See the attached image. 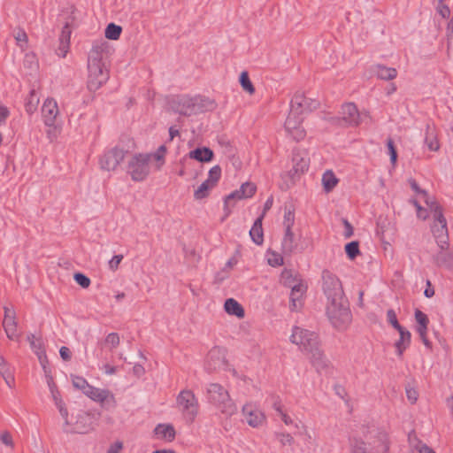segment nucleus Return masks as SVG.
I'll return each instance as SVG.
<instances>
[{
  "mask_svg": "<svg viewBox=\"0 0 453 453\" xmlns=\"http://www.w3.org/2000/svg\"><path fill=\"white\" fill-rule=\"evenodd\" d=\"M108 53L107 42L96 41L88 57L87 87L89 91L98 90L109 79V71L105 65Z\"/></svg>",
  "mask_w": 453,
  "mask_h": 453,
  "instance_id": "obj_1",
  "label": "nucleus"
},
{
  "mask_svg": "<svg viewBox=\"0 0 453 453\" xmlns=\"http://www.w3.org/2000/svg\"><path fill=\"white\" fill-rule=\"evenodd\" d=\"M290 341L307 355L311 363L317 370L326 365V358L320 348L319 336L315 332L295 326L292 330Z\"/></svg>",
  "mask_w": 453,
  "mask_h": 453,
  "instance_id": "obj_2",
  "label": "nucleus"
},
{
  "mask_svg": "<svg viewBox=\"0 0 453 453\" xmlns=\"http://www.w3.org/2000/svg\"><path fill=\"white\" fill-rule=\"evenodd\" d=\"M390 440L388 434L380 428L363 431V436L349 439L351 453H388Z\"/></svg>",
  "mask_w": 453,
  "mask_h": 453,
  "instance_id": "obj_3",
  "label": "nucleus"
},
{
  "mask_svg": "<svg viewBox=\"0 0 453 453\" xmlns=\"http://www.w3.org/2000/svg\"><path fill=\"white\" fill-rule=\"evenodd\" d=\"M326 315L334 327L343 330L352 320L349 303L345 295L326 299Z\"/></svg>",
  "mask_w": 453,
  "mask_h": 453,
  "instance_id": "obj_4",
  "label": "nucleus"
},
{
  "mask_svg": "<svg viewBox=\"0 0 453 453\" xmlns=\"http://www.w3.org/2000/svg\"><path fill=\"white\" fill-rule=\"evenodd\" d=\"M208 402L215 406L222 415L231 418L237 412V406L229 391L219 383H210L206 388Z\"/></svg>",
  "mask_w": 453,
  "mask_h": 453,
  "instance_id": "obj_5",
  "label": "nucleus"
},
{
  "mask_svg": "<svg viewBox=\"0 0 453 453\" xmlns=\"http://www.w3.org/2000/svg\"><path fill=\"white\" fill-rule=\"evenodd\" d=\"M170 104L174 111L185 116L211 110L215 107V103L208 98L189 96H178L172 99Z\"/></svg>",
  "mask_w": 453,
  "mask_h": 453,
  "instance_id": "obj_6",
  "label": "nucleus"
},
{
  "mask_svg": "<svg viewBox=\"0 0 453 453\" xmlns=\"http://www.w3.org/2000/svg\"><path fill=\"white\" fill-rule=\"evenodd\" d=\"M176 405L183 418L188 423H193L199 412L198 400L192 390L184 389L176 398Z\"/></svg>",
  "mask_w": 453,
  "mask_h": 453,
  "instance_id": "obj_7",
  "label": "nucleus"
},
{
  "mask_svg": "<svg viewBox=\"0 0 453 453\" xmlns=\"http://www.w3.org/2000/svg\"><path fill=\"white\" fill-rule=\"evenodd\" d=\"M151 155L135 154L127 163V173L134 181L144 180L150 173Z\"/></svg>",
  "mask_w": 453,
  "mask_h": 453,
  "instance_id": "obj_8",
  "label": "nucleus"
},
{
  "mask_svg": "<svg viewBox=\"0 0 453 453\" xmlns=\"http://www.w3.org/2000/svg\"><path fill=\"white\" fill-rule=\"evenodd\" d=\"M329 121L337 127H353L361 123V115L354 103H345L342 105L340 116L332 117Z\"/></svg>",
  "mask_w": 453,
  "mask_h": 453,
  "instance_id": "obj_9",
  "label": "nucleus"
},
{
  "mask_svg": "<svg viewBox=\"0 0 453 453\" xmlns=\"http://www.w3.org/2000/svg\"><path fill=\"white\" fill-rule=\"evenodd\" d=\"M321 289L326 299L345 295L340 278L327 269L321 273Z\"/></svg>",
  "mask_w": 453,
  "mask_h": 453,
  "instance_id": "obj_10",
  "label": "nucleus"
},
{
  "mask_svg": "<svg viewBox=\"0 0 453 453\" xmlns=\"http://www.w3.org/2000/svg\"><path fill=\"white\" fill-rule=\"evenodd\" d=\"M304 117L288 112L284 123V130L288 137L296 142L302 141L306 136V130L303 127Z\"/></svg>",
  "mask_w": 453,
  "mask_h": 453,
  "instance_id": "obj_11",
  "label": "nucleus"
},
{
  "mask_svg": "<svg viewBox=\"0 0 453 453\" xmlns=\"http://www.w3.org/2000/svg\"><path fill=\"white\" fill-rule=\"evenodd\" d=\"M433 224L431 230L434 237L436 240L437 245H449V234L447 228V221L444 218L441 207H435V213L433 215Z\"/></svg>",
  "mask_w": 453,
  "mask_h": 453,
  "instance_id": "obj_12",
  "label": "nucleus"
},
{
  "mask_svg": "<svg viewBox=\"0 0 453 453\" xmlns=\"http://www.w3.org/2000/svg\"><path fill=\"white\" fill-rule=\"evenodd\" d=\"M319 105V101L308 97L302 92H296L290 102V112L303 116L316 110Z\"/></svg>",
  "mask_w": 453,
  "mask_h": 453,
  "instance_id": "obj_13",
  "label": "nucleus"
},
{
  "mask_svg": "<svg viewBox=\"0 0 453 453\" xmlns=\"http://www.w3.org/2000/svg\"><path fill=\"white\" fill-rule=\"evenodd\" d=\"M292 163V169L284 176L288 179V186L293 185L299 176L308 170L310 159L306 153L297 151L293 154Z\"/></svg>",
  "mask_w": 453,
  "mask_h": 453,
  "instance_id": "obj_14",
  "label": "nucleus"
},
{
  "mask_svg": "<svg viewBox=\"0 0 453 453\" xmlns=\"http://www.w3.org/2000/svg\"><path fill=\"white\" fill-rule=\"evenodd\" d=\"M96 426V418L92 413L80 411L70 425L68 433L87 434Z\"/></svg>",
  "mask_w": 453,
  "mask_h": 453,
  "instance_id": "obj_15",
  "label": "nucleus"
},
{
  "mask_svg": "<svg viewBox=\"0 0 453 453\" xmlns=\"http://www.w3.org/2000/svg\"><path fill=\"white\" fill-rule=\"evenodd\" d=\"M88 397L92 401L98 403L104 409L115 408L117 400L114 394L106 388H99L93 386Z\"/></svg>",
  "mask_w": 453,
  "mask_h": 453,
  "instance_id": "obj_16",
  "label": "nucleus"
},
{
  "mask_svg": "<svg viewBox=\"0 0 453 453\" xmlns=\"http://www.w3.org/2000/svg\"><path fill=\"white\" fill-rule=\"evenodd\" d=\"M226 353L225 348L219 346L211 348L205 358V368L210 372L223 368L226 364Z\"/></svg>",
  "mask_w": 453,
  "mask_h": 453,
  "instance_id": "obj_17",
  "label": "nucleus"
},
{
  "mask_svg": "<svg viewBox=\"0 0 453 453\" xmlns=\"http://www.w3.org/2000/svg\"><path fill=\"white\" fill-rule=\"evenodd\" d=\"M126 151L118 147L112 148L104 154L100 159V165L103 170L114 171L123 161Z\"/></svg>",
  "mask_w": 453,
  "mask_h": 453,
  "instance_id": "obj_18",
  "label": "nucleus"
},
{
  "mask_svg": "<svg viewBox=\"0 0 453 453\" xmlns=\"http://www.w3.org/2000/svg\"><path fill=\"white\" fill-rule=\"evenodd\" d=\"M59 115V109L54 98L48 97L42 106V117L47 127H54Z\"/></svg>",
  "mask_w": 453,
  "mask_h": 453,
  "instance_id": "obj_19",
  "label": "nucleus"
},
{
  "mask_svg": "<svg viewBox=\"0 0 453 453\" xmlns=\"http://www.w3.org/2000/svg\"><path fill=\"white\" fill-rule=\"evenodd\" d=\"M4 317L3 320V327L6 334V336L12 341L19 339V334H18V323L16 321V313L12 308L5 306Z\"/></svg>",
  "mask_w": 453,
  "mask_h": 453,
  "instance_id": "obj_20",
  "label": "nucleus"
},
{
  "mask_svg": "<svg viewBox=\"0 0 453 453\" xmlns=\"http://www.w3.org/2000/svg\"><path fill=\"white\" fill-rule=\"evenodd\" d=\"M247 424L252 427L261 426L265 422V415L251 404H245L242 410Z\"/></svg>",
  "mask_w": 453,
  "mask_h": 453,
  "instance_id": "obj_21",
  "label": "nucleus"
},
{
  "mask_svg": "<svg viewBox=\"0 0 453 453\" xmlns=\"http://www.w3.org/2000/svg\"><path fill=\"white\" fill-rule=\"evenodd\" d=\"M286 286L291 288L290 294V309L297 311L301 307V298L305 293L307 287L305 284L299 280L297 283L292 285L290 282L286 281Z\"/></svg>",
  "mask_w": 453,
  "mask_h": 453,
  "instance_id": "obj_22",
  "label": "nucleus"
},
{
  "mask_svg": "<svg viewBox=\"0 0 453 453\" xmlns=\"http://www.w3.org/2000/svg\"><path fill=\"white\" fill-rule=\"evenodd\" d=\"M415 319L417 321V327L416 331L419 334L420 339L422 340L423 343L429 347L430 342L428 341L426 337L427 333V325H428V318L427 316L421 311L416 310L415 311Z\"/></svg>",
  "mask_w": 453,
  "mask_h": 453,
  "instance_id": "obj_23",
  "label": "nucleus"
},
{
  "mask_svg": "<svg viewBox=\"0 0 453 453\" xmlns=\"http://www.w3.org/2000/svg\"><path fill=\"white\" fill-rule=\"evenodd\" d=\"M439 251L435 256H434V262L438 266H445L448 268H453V253L449 250V245H445L442 247L441 245H438Z\"/></svg>",
  "mask_w": 453,
  "mask_h": 453,
  "instance_id": "obj_24",
  "label": "nucleus"
},
{
  "mask_svg": "<svg viewBox=\"0 0 453 453\" xmlns=\"http://www.w3.org/2000/svg\"><path fill=\"white\" fill-rule=\"evenodd\" d=\"M71 34L72 30L69 25L65 24L59 35V45L57 50V54L61 58H65L69 50Z\"/></svg>",
  "mask_w": 453,
  "mask_h": 453,
  "instance_id": "obj_25",
  "label": "nucleus"
},
{
  "mask_svg": "<svg viewBox=\"0 0 453 453\" xmlns=\"http://www.w3.org/2000/svg\"><path fill=\"white\" fill-rule=\"evenodd\" d=\"M298 249V245L295 239L292 230H285L284 236L281 241V251L284 255L290 256Z\"/></svg>",
  "mask_w": 453,
  "mask_h": 453,
  "instance_id": "obj_26",
  "label": "nucleus"
},
{
  "mask_svg": "<svg viewBox=\"0 0 453 453\" xmlns=\"http://www.w3.org/2000/svg\"><path fill=\"white\" fill-rule=\"evenodd\" d=\"M154 434L157 439L169 442L173 441L176 435L175 429L171 424H158L154 429Z\"/></svg>",
  "mask_w": 453,
  "mask_h": 453,
  "instance_id": "obj_27",
  "label": "nucleus"
},
{
  "mask_svg": "<svg viewBox=\"0 0 453 453\" xmlns=\"http://www.w3.org/2000/svg\"><path fill=\"white\" fill-rule=\"evenodd\" d=\"M397 331L399 332L400 338L395 342V348L397 355L402 357L403 351L410 346L411 335V333L403 327Z\"/></svg>",
  "mask_w": 453,
  "mask_h": 453,
  "instance_id": "obj_28",
  "label": "nucleus"
},
{
  "mask_svg": "<svg viewBox=\"0 0 453 453\" xmlns=\"http://www.w3.org/2000/svg\"><path fill=\"white\" fill-rule=\"evenodd\" d=\"M425 143L431 151H438L440 149V143L435 128L431 125H426Z\"/></svg>",
  "mask_w": 453,
  "mask_h": 453,
  "instance_id": "obj_29",
  "label": "nucleus"
},
{
  "mask_svg": "<svg viewBox=\"0 0 453 453\" xmlns=\"http://www.w3.org/2000/svg\"><path fill=\"white\" fill-rule=\"evenodd\" d=\"M188 156L189 158L199 162H210L213 158V151L207 147L197 148L189 151Z\"/></svg>",
  "mask_w": 453,
  "mask_h": 453,
  "instance_id": "obj_30",
  "label": "nucleus"
},
{
  "mask_svg": "<svg viewBox=\"0 0 453 453\" xmlns=\"http://www.w3.org/2000/svg\"><path fill=\"white\" fill-rule=\"evenodd\" d=\"M224 309L229 315L242 319L245 315L242 306L234 298H228L224 303Z\"/></svg>",
  "mask_w": 453,
  "mask_h": 453,
  "instance_id": "obj_31",
  "label": "nucleus"
},
{
  "mask_svg": "<svg viewBox=\"0 0 453 453\" xmlns=\"http://www.w3.org/2000/svg\"><path fill=\"white\" fill-rule=\"evenodd\" d=\"M250 235L256 244L260 245L263 243L264 235L262 228V217H259L255 220L253 226L250 231Z\"/></svg>",
  "mask_w": 453,
  "mask_h": 453,
  "instance_id": "obj_32",
  "label": "nucleus"
},
{
  "mask_svg": "<svg viewBox=\"0 0 453 453\" xmlns=\"http://www.w3.org/2000/svg\"><path fill=\"white\" fill-rule=\"evenodd\" d=\"M375 73L379 79L384 81H391L397 76V71L395 68L387 67L382 65L376 66Z\"/></svg>",
  "mask_w": 453,
  "mask_h": 453,
  "instance_id": "obj_33",
  "label": "nucleus"
},
{
  "mask_svg": "<svg viewBox=\"0 0 453 453\" xmlns=\"http://www.w3.org/2000/svg\"><path fill=\"white\" fill-rule=\"evenodd\" d=\"M0 374L4 378L5 383L10 388L14 386V376L10 372L7 363L4 358L0 355Z\"/></svg>",
  "mask_w": 453,
  "mask_h": 453,
  "instance_id": "obj_34",
  "label": "nucleus"
},
{
  "mask_svg": "<svg viewBox=\"0 0 453 453\" xmlns=\"http://www.w3.org/2000/svg\"><path fill=\"white\" fill-rule=\"evenodd\" d=\"M39 104V97L35 89H32L29 93L28 97L27 98L25 109L27 114H34Z\"/></svg>",
  "mask_w": 453,
  "mask_h": 453,
  "instance_id": "obj_35",
  "label": "nucleus"
},
{
  "mask_svg": "<svg viewBox=\"0 0 453 453\" xmlns=\"http://www.w3.org/2000/svg\"><path fill=\"white\" fill-rule=\"evenodd\" d=\"M72 382L73 386L75 388L81 390L86 396H88V394H89L93 388L92 385H90L83 377L81 376H73Z\"/></svg>",
  "mask_w": 453,
  "mask_h": 453,
  "instance_id": "obj_36",
  "label": "nucleus"
},
{
  "mask_svg": "<svg viewBox=\"0 0 453 453\" xmlns=\"http://www.w3.org/2000/svg\"><path fill=\"white\" fill-rule=\"evenodd\" d=\"M338 179L332 171H326L322 176V184L326 192H330L337 185Z\"/></svg>",
  "mask_w": 453,
  "mask_h": 453,
  "instance_id": "obj_37",
  "label": "nucleus"
},
{
  "mask_svg": "<svg viewBox=\"0 0 453 453\" xmlns=\"http://www.w3.org/2000/svg\"><path fill=\"white\" fill-rule=\"evenodd\" d=\"M214 187L211 185L210 182H207L205 180L194 192V197L196 200L203 199L209 195V192Z\"/></svg>",
  "mask_w": 453,
  "mask_h": 453,
  "instance_id": "obj_38",
  "label": "nucleus"
},
{
  "mask_svg": "<svg viewBox=\"0 0 453 453\" xmlns=\"http://www.w3.org/2000/svg\"><path fill=\"white\" fill-rule=\"evenodd\" d=\"M121 31L122 28L120 26L111 23L105 28L104 35L107 39L117 40L119 38Z\"/></svg>",
  "mask_w": 453,
  "mask_h": 453,
  "instance_id": "obj_39",
  "label": "nucleus"
},
{
  "mask_svg": "<svg viewBox=\"0 0 453 453\" xmlns=\"http://www.w3.org/2000/svg\"><path fill=\"white\" fill-rule=\"evenodd\" d=\"M240 83L242 89L249 93L250 95H253L255 93V88L251 81L250 80L249 74L246 71L241 73Z\"/></svg>",
  "mask_w": 453,
  "mask_h": 453,
  "instance_id": "obj_40",
  "label": "nucleus"
},
{
  "mask_svg": "<svg viewBox=\"0 0 453 453\" xmlns=\"http://www.w3.org/2000/svg\"><path fill=\"white\" fill-rule=\"evenodd\" d=\"M221 176V168L219 165H215L209 171L208 178L206 179L207 182H210L211 185L215 187L219 180Z\"/></svg>",
  "mask_w": 453,
  "mask_h": 453,
  "instance_id": "obj_41",
  "label": "nucleus"
},
{
  "mask_svg": "<svg viewBox=\"0 0 453 453\" xmlns=\"http://www.w3.org/2000/svg\"><path fill=\"white\" fill-rule=\"evenodd\" d=\"M239 190L241 192V196L245 199L251 197L255 194L257 187L251 182H245L240 187Z\"/></svg>",
  "mask_w": 453,
  "mask_h": 453,
  "instance_id": "obj_42",
  "label": "nucleus"
},
{
  "mask_svg": "<svg viewBox=\"0 0 453 453\" xmlns=\"http://www.w3.org/2000/svg\"><path fill=\"white\" fill-rule=\"evenodd\" d=\"M57 408L58 409L59 413L64 419V430L66 433H68L69 428H70L69 426H70L74 417L72 416L71 418H68V411H67V409L65 408L64 403H61L60 405H58Z\"/></svg>",
  "mask_w": 453,
  "mask_h": 453,
  "instance_id": "obj_43",
  "label": "nucleus"
},
{
  "mask_svg": "<svg viewBox=\"0 0 453 453\" xmlns=\"http://www.w3.org/2000/svg\"><path fill=\"white\" fill-rule=\"evenodd\" d=\"M24 65L31 71H36L38 68V60L34 53H27L24 58Z\"/></svg>",
  "mask_w": 453,
  "mask_h": 453,
  "instance_id": "obj_44",
  "label": "nucleus"
},
{
  "mask_svg": "<svg viewBox=\"0 0 453 453\" xmlns=\"http://www.w3.org/2000/svg\"><path fill=\"white\" fill-rule=\"evenodd\" d=\"M120 343L119 335L117 333H110L104 339V344L111 350L116 349Z\"/></svg>",
  "mask_w": 453,
  "mask_h": 453,
  "instance_id": "obj_45",
  "label": "nucleus"
},
{
  "mask_svg": "<svg viewBox=\"0 0 453 453\" xmlns=\"http://www.w3.org/2000/svg\"><path fill=\"white\" fill-rule=\"evenodd\" d=\"M27 341L30 344V347L35 354L38 356L39 359H42V342L39 339H36L34 334L27 335Z\"/></svg>",
  "mask_w": 453,
  "mask_h": 453,
  "instance_id": "obj_46",
  "label": "nucleus"
},
{
  "mask_svg": "<svg viewBox=\"0 0 453 453\" xmlns=\"http://www.w3.org/2000/svg\"><path fill=\"white\" fill-rule=\"evenodd\" d=\"M267 262L272 266H280L283 265V257L275 251H269L267 255Z\"/></svg>",
  "mask_w": 453,
  "mask_h": 453,
  "instance_id": "obj_47",
  "label": "nucleus"
},
{
  "mask_svg": "<svg viewBox=\"0 0 453 453\" xmlns=\"http://www.w3.org/2000/svg\"><path fill=\"white\" fill-rule=\"evenodd\" d=\"M345 251L350 259H354L359 254L358 242H351L345 246Z\"/></svg>",
  "mask_w": 453,
  "mask_h": 453,
  "instance_id": "obj_48",
  "label": "nucleus"
},
{
  "mask_svg": "<svg viewBox=\"0 0 453 453\" xmlns=\"http://www.w3.org/2000/svg\"><path fill=\"white\" fill-rule=\"evenodd\" d=\"M165 152H166L165 146L161 145L155 153L150 154L151 159L153 158L156 161L159 162V164L157 165V169H160L162 165L164 164V157H165Z\"/></svg>",
  "mask_w": 453,
  "mask_h": 453,
  "instance_id": "obj_49",
  "label": "nucleus"
},
{
  "mask_svg": "<svg viewBox=\"0 0 453 453\" xmlns=\"http://www.w3.org/2000/svg\"><path fill=\"white\" fill-rule=\"evenodd\" d=\"M295 223V214L292 211L288 210L284 214L283 226L285 230H292Z\"/></svg>",
  "mask_w": 453,
  "mask_h": 453,
  "instance_id": "obj_50",
  "label": "nucleus"
},
{
  "mask_svg": "<svg viewBox=\"0 0 453 453\" xmlns=\"http://www.w3.org/2000/svg\"><path fill=\"white\" fill-rule=\"evenodd\" d=\"M73 279L76 281V283L79 284L83 288H87L90 286V279L81 273H74Z\"/></svg>",
  "mask_w": 453,
  "mask_h": 453,
  "instance_id": "obj_51",
  "label": "nucleus"
},
{
  "mask_svg": "<svg viewBox=\"0 0 453 453\" xmlns=\"http://www.w3.org/2000/svg\"><path fill=\"white\" fill-rule=\"evenodd\" d=\"M387 320L395 329L399 330L403 328V326L399 324L397 320V317L395 311L392 309H389L387 311Z\"/></svg>",
  "mask_w": 453,
  "mask_h": 453,
  "instance_id": "obj_52",
  "label": "nucleus"
},
{
  "mask_svg": "<svg viewBox=\"0 0 453 453\" xmlns=\"http://www.w3.org/2000/svg\"><path fill=\"white\" fill-rule=\"evenodd\" d=\"M14 38L17 41V43L19 44V46L22 50H24V45H26L27 43V40H28L27 33L22 29H19L16 32Z\"/></svg>",
  "mask_w": 453,
  "mask_h": 453,
  "instance_id": "obj_53",
  "label": "nucleus"
},
{
  "mask_svg": "<svg viewBox=\"0 0 453 453\" xmlns=\"http://www.w3.org/2000/svg\"><path fill=\"white\" fill-rule=\"evenodd\" d=\"M274 409L285 425L289 426L293 424V419L283 411L282 407L280 404H274Z\"/></svg>",
  "mask_w": 453,
  "mask_h": 453,
  "instance_id": "obj_54",
  "label": "nucleus"
},
{
  "mask_svg": "<svg viewBox=\"0 0 453 453\" xmlns=\"http://www.w3.org/2000/svg\"><path fill=\"white\" fill-rule=\"evenodd\" d=\"M405 392H406V396H407L408 401L411 404H414L418 398V391L414 388L406 387Z\"/></svg>",
  "mask_w": 453,
  "mask_h": 453,
  "instance_id": "obj_55",
  "label": "nucleus"
},
{
  "mask_svg": "<svg viewBox=\"0 0 453 453\" xmlns=\"http://www.w3.org/2000/svg\"><path fill=\"white\" fill-rule=\"evenodd\" d=\"M447 44L448 49L453 47V17L450 19L447 26Z\"/></svg>",
  "mask_w": 453,
  "mask_h": 453,
  "instance_id": "obj_56",
  "label": "nucleus"
},
{
  "mask_svg": "<svg viewBox=\"0 0 453 453\" xmlns=\"http://www.w3.org/2000/svg\"><path fill=\"white\" fill-rule=\"evenodd\" d=\"M277 438L282 446H291L294 442V438L289 434H277Z\"/></svg>",
  "mask_w": 453,
  "mask_h": 453,
  "instance_id": "obj_57",
  "label": "nucleus"
},
{
  "mask_svg": "<svg viewBox=\"0 0 453 453\" xmlns=\"http://www.w3.org/2000/svg\"><path fill=\"white\" fill-rule=\"evenodd\" d=\"M229 274L230 273L228 272V269L223 267L221 270L216 273L214 276V281L216 283H221L229 277Z\"/></svg>",
  "mask_w": 453,
  "mask_h": 453,
  "instance_id": "obj_58",
  "label": "nucleus"
},
{
  "mask_svg": "<svg viewBox=\"0 0 453 453\" xmlns=\"http://www.w3.org/2000/svg\"><path fill=\"white\" fill-rule=\"evenodd\" d=\"M0 440H1L2 443L6 445L7 447H10L11 449L13 448V446H14L13 440H12V435H11V434L9 432H7V431L3 432L0 434Z\"/></svg>",
  "mask_w": 453,
  "mask_h": 453,
  "instance_id": "obj_59",
  "label": "nucleus"
},
{
  "mask_svg": "<svg viewBox=\"0 0 453 453\" xmlns=\"http://www.w3.org/2000/svg\"><path fill=\"white\" fill-rule=\"evenodd\" d=\"M281 279L283 280V284L286 286V281L290 282L292 285L297 283L299 280L293 278L292 272L289 270H284L281 273Z\"/></svg>",
  "mask_w": 453,
  "mask_h": 453,
  "instance_id": "obj_60",
  "label": "nucleus"
},
{
  "mask_svg": "<svg viewBox=\"0 0 453 453\" xmlns=\"http://www.w3.org/2000/svg\"><path fill=\"white\" fill-rule=\"evenodd\" d=\"M387 145H388V149L389 155H390V160L393 164H395L396 161L397 153H396V150L395 148L393 140L388 139L387 142Z\"/></svg>",
  "mask_w": 453,
  "mask_h": 453,
  "instance_id": "obj_61",
  "label": "nucleus"
},
{
  "mask_svg": "<svg viewBox=\"0 0 453 453\" xmlns=\"http://www.w3.org/2000/svg\"><path fill=\"white\" fill-rule=\"evenodd\" d=\"M123 259V256L122 255H115L110 261H109V268L111 270V271H116L119 265V264L121 263Z\"/></svg>",
  "mask_w": 453,
  "mask_h": 453,
  "instance_id": "obj_62",
  "label": "nucleus"
},
{
  "mask_svg": "<svg viewBox=\"0 0 453 453\" xmlns=\"http://www.w3.org/2000/svg\"><path fill=\"white\" fill-rule=\"evenodd\" d=\"M244 199L242 196H241V192L239 189L234 190L231 194H229L226 199H225V205L227 206V204L230 203L231 200H241Z\"/></svg>",
  "mask_w": 453,
  "mask_h": 453,
  "instance_id": "obj_63",
  "label": "nucleus"
},
{
  "mask_svg": "<svg viewBox=\"0 0 453 453\" xmlns=\"http://www.w3.org/2000/svg\"><path fill=\"white\" fill-rule=\"evenodd\" d=\"M437 11L443 18L449 17L450 13L449 8L443 2L437 4Z\"/></svg>",
  "mask_w": 453,
  "mask_h": 453,
  "instance_id": "obj_64",
  "label": "nucleus"
}]
</instances>
